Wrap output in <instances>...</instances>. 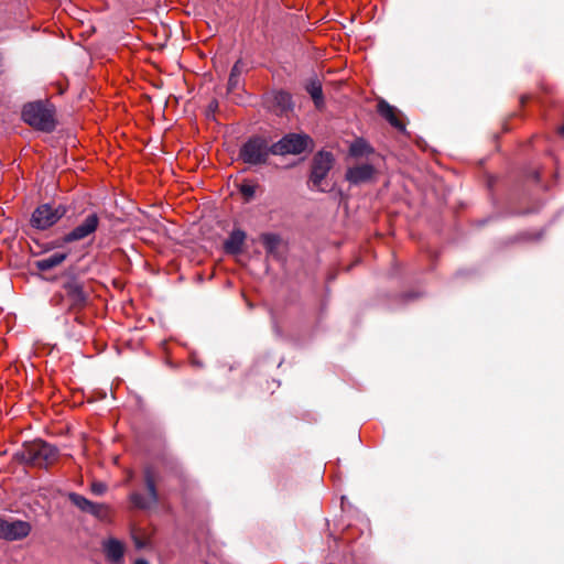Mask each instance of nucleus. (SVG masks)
<instances>
[{
    "label": "nucleus",
    "instance_id": "13",
    "mask_svg": "<svg viewBox=\"0 0 564 564\" xmlns=\"http://www.w3.org/2000/svg\"><path fill=\"white\" fill-rule=\"evenodd\" d=\"M378 113L384 118L392 127L403 130L404 126L398 117V109L386 100L381 99L377 106Z\"/></svg>",
    "mask_w": 564,
    "mask_h": 564
},
{
    "label": "nucleus",
    "instance_id": "1",
    "mask_svg": "<svg viewBox=\"0 0 564 564\" xmlns=\"http://www.w3.org/2000/svg\"><path fill=\"white\" fill-rule=\"evenodd\" d=\"M22 118L28 124L42 131L50 132L55 128L53 107L41 101L25 105Z\"/></svg>",
    "mask_w": 564,
    "mask_h": 564
},
{
    "label": "nucleus",
    "instance_id": "9",
    "mask_svg": "<svg viewBox=\"0 0 564 564\" xmlns=\"http://www.w3.org/2000/svg\"><path fill=\"white\" fill-rule=\"evenodd\" d=\"M99 226V217L96 213H91L78 224L73 230L63 237V242L70 243L74 241L84 240L91 236Z\"/></svg>",
    "mask_w": 564,
    "mask_h": 564
},
{
    "label": "nucleus",
    "instance_id": "3",
    "mask_svg": "<svg viewBox=\"0 0 564 564\" xmlns=\"http://www.w3.org/2000/svg\"><path fill=\"white\" fill-rule=\"evenodd\" d=\"M23 458L32 465L46 467L57 458V449L46 442L37 441L25 446Z\"/></svg>",
    "mask_w": 564,
    "mask_h": 564
},
{
    "label": "nucleus",
    "instance_id": "8",
    "mask_svg": "<svg viewBox=\"0 0 564 564\" xmlns=\"http://www.w3.org/2000/svg\"><path fill=\"white\" fill-rule=\"evenodd\" d=\"M32 530L30 522L23 520H10L0 517V538L8 541H17L26 538Z\"/></svg>",
    "mask_w": 564,
    "mask_h": 564
},
{
    "label": "nucleus",
    "instance_id": "11",
    "mask_svg": "<svg viewBox=\"0 0 564 564\" xmlns=\"http://www.w3.org/2000/svg\"><path fill=\"white\" fill-rule=\"evenodd\" d=\"M375 167L369 163L358 164L347 169L345 177L352 185H359L372 180Z\"/></svg>",
    "mask_w": 564,
    "mask_h": 564
},
{
    "label": "nucleus",
    "instance_id": "10",
    "mask_svg": "<svg viewBox=\"0 0 564 564\" xmlns=\"http://www.w3.org/2000/svg\"><path fill=\"white\" fill-rule=\"evenodd\" d=\"M64 292L69 301L70 307H83L87 301V294L83 284L75 278L69 279L63 285Z\"/></svg>",
    "mask_w": 564,
    "mask_h": 564
},
{
    "label": "nucleus",
    "instance_id": "15",
    "mask_svg": "<svg viewBox=\"0 0 564 564\" xmlns=\"http://www.w3.org/2000/svg\"><path fill=\"white\" fill-rule=\"evenodd\" d=\"M67 258L66 252H54L45 258L35 261V267L40 271H48L62 264Z\"/></svg>",
    "mask_w": 564,
    "mask_h": 564
},
{
    "label": "nucleus",
    "instance_id": "5",
    "mask_svg": "<svg viewBox=\"0 0 564 564\" xmlns=\"http://www.w3.org/2000/svg\"><path fill=\"white\" fill-rule=\"evenodd\" d=\"M311 138L306 134L289 133L270 148L272 154H301L306 150Z\"/></svg>",
    "mask_w": 564,
    "mask_h": 564
},
{
    "label": "nucleus",
    "instance_id": "12",
    "mask_svg": "<svg viewBox=\"0 0 564 564\" xmlns=\"http://www.w3.org/2000/svg\"><path fill=\"white\" fill-rule=\"evenodd\" d=\"M68 498L74 506L84 512L93 514L97 518H104L106 516V507L101 503H95L76 492H70Z\"/></svg>",
    "mask_w": 564,
    "mask_h": 564
},
{
    "label": "nucleus",
    "instance_id": "19",
    "mask_svg": "<svg viewBox=\"0 0 564 564\" xmlns=\"http://www.w3.org/2000/svg\"><path fill=\"white\" fill-rule=\"evenodd\" d=\"M306 90L311 95L316 107H319L321 105H323V101H324L323 89H322V84L319 83L318 79L310 80V83L306 85Z\"/></svg>",
    "mask_w": 564,
    "mask_h": 564
},
{
    "label": "nucleus",
    "instance_id": "14",
    "mask_svg": "<svg viewBox=\"0 0 564 564\" xmlns=\"http://www.w3.org/2000/svg\"><path fill=\"white\" fill-rule=\"evenodd\" d=\"M246 240V232L241 229H235L224 242V249L228 254H238L242 251Z\"/></svg>",
    "mask_w": 564,
    "mask_h": 564
},
{
    "label": "nucleus",
    "instance_id": "26",
    "mask_svg": "<svg viewBox=\"0 0 564 564\" xmlns=\"http://www.w3.org/2000/svg\"><path fill=\"white\" fill-rule=\"evenodd\" d=\"M137 546H138V547H141V546H142V544H141L140 542H137Z\"/></svg>",
    "mask_w": 564,
    "mask_h": 564
},
{
    "label": "nucleus",
    "instance_id": "21",
    "mask_svg": "<svg viewBox=\"0 0 564 564\" xmlns=\"http://www.w3.org/2000/svg\"><path fill=\"white\" fill-rule=\"evenodd\" d=\"M261 242L269 252H273L280 243V238L275 234H263Z\"/></svg>",
    "mask_w": 564,
    "mask_h": 564
},
{
    "label": "nucleus",
    "instance_id": "18",
    "mask_svg": "<svg viewBox=\"0 0 564 564\" xmlns=\"http://www.w3.org/2000/svg\"><path fill=\"white\" fill-rule=\"evenodd\" d=\"M272 102L280 112H286L292 108V98L289 93L276 91L272 96Z\"/></svg>",
    "mask_w": 564,
    "mask_h": 564
},
{
    "label": "nucleus",
    "instance_id": "16",
    "mask_svg": "<svg viewBox=\"0 0 564 564\" xmlns=\"http://www.w3.org/2000/svg\"><path fill=\"white\" fill-rule=\"evenodd\" d=\"M104 551L107 558L111 563H119L122 560L124 549L120 541L116 539H109L108 541L104 542Z\"/></svg>",
    "mask_w": 564,
    "mask_h": 564
},
{
    "label": "nucleus",
    "instance_id": "23",
    "mask_svg": "<svg viewBox=\"0 0 564 564\" xmlns=\"http://www.w3.org/2000/svg\"><path fill=\"white\" fill-rule=\"evenodd\" d=\"M240 192L247 198H250L254 195V187L252 185L243 184L240 187Z\"/></svg>",
    "mask_w": 564,
    "mask_h": 564
},
{
    "label": "nucleus",
    "instance_id": "7",
    "mask_svg": "<svg viewBox=\"0 0 564 564\" xmlns=\"http://www.w3.org/2000/svg\"><path fill=\"white\" fill-rule=\"evenodd\" d=\"M269 153H271L270 149H268L265 141L260 138L250 139L240 150V156L249 164L263 163Z\"/></svg>",
    "mask_w": 564,
    "mask_h": 564
},
{
    "label": "nucleus",
    "instance_id": "25",
    "mask_svg": "<svg viewBox=\"0 0 564 564\" xmlns=\"http://www.w3.org/2000/svg\"><path fill=\"white\" fill-rule=\"evenodd\" d=\"M558 133L564 137V123L558 128Z\"/></svg>",
    "mask_w": 564,
    "mask_h": 564
},
{
    "label": "nucleus",
    "instance_id": "17",
    "mask_svg": "<svg viewBox=\"0 0 564 564\" xmlns=\"http://www.w3.org/2000/svg\"><path fill=\"white\" fill-rule=\"evenodd\" d=\"M373 153L372 147L362 138L356 139L349 147V154L354 158L367 156Z\"/></svg>",
    "mask_w": 564,
    "mask_h": 564
},
{
    "label": "nucleus",
    "instance_id": "22",
    "mask_svg": "<svg viewBox=\"0 0 564 564\" xmlns=\"http://www.w3.org/2000/svg\"><path fill=\"white\" fill-rule=\"evenodd\" d=\"M90 489L94 495L101 496L107 491V486L101 481H95L91 484Z\"/></svg>",
    "mask_w": 564,
    "mask_h": 564
},
{
    "label": "nucleus",
    "instance_id": "2",
    "mask_svg": "<svg viewBox=\"0 0 564 564\" xmlns=\"http://www.w3.org/2000/svg\"><path fill=\"white\" fill-rule=\"evenodd\" d=\"M156 478V471L153 467L147 466L143 469V479L148 494L142 495L138 491L131 492L129 498L133 507L144 510L155 506L159 502Z\"/></svg>",
    "mask_w": 564,
    "mask_h": 564
},
{
    "label": "nucleus",
    "instance_id": "24",
    "mask_svg": "<svg viewBox=\"0 0 564 564\" xmlns=\"http://www.w3.org/2000/svg\"><path fill=\"white\" fill-rule=\"evenodd\" d=\"M134 564H149L147 560L144 558H138Z\"/></svg>",
    "mask_w": 564,
    "mask_h": 564
},
{
    "label": "nucleus",
    "instance_id": "6",
    "mask_svg": "<svg viewBox=\"0 0 564 564\" xmlns=\"http://www.w3.org/2000/svg\"><path fill=\"white\" fill-rule=\"evenodd\" d=\"M334 163L333 154L329 152L321 151L313 160V166L311 172L310 181L314 188L318 191H325L322 187V182L327 176Z\"/></svg>",
    "mask_w": 564,
    "mask_h": 564
},
{
    "label": "nucleus",
    "instance_id": "4",
    "mask_svg": "<svg viewBox=\"0 0 564 564\" xmlns=\"http://www.w3.org/2000/svg\"><path fill=\"white\" fill-rule=\"evenodd\" d=\"M65 214L66 208L63 205L43 204L33 212L31 225L36 229L44 230L55 225Z\"/></svg>",
    "mask_w": 564,
    "mask_h": 564
},
{
    "label": "nucleus",
    "instance_id": "20",
    "mask_svg": "<svg viewBox=\"0 0 564 564\" xmlns=\"http://www.w3.org/2000/svg\"><path fill=\"white\" fill-rule=\"evenodd\" d=\"M242 72L241 61H237L231 68L228 79V90H234L239 86L240 75Z\"/></svg>",
    "mask_w": 564,
    "mask_h": 564
}]
</instances>
